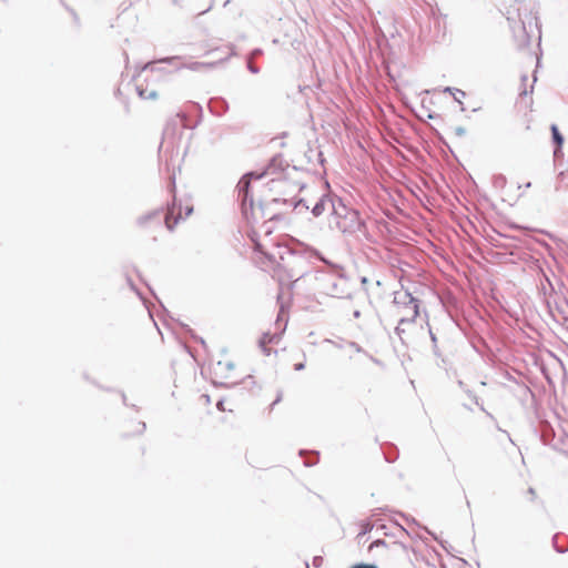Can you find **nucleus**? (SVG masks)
Segmentation results:
<instances>
[{
    "mask_svg": "<svg viewBox=\"0 0 568 568\" xmlns=\"http://www.w3.org/2000/svg\"><path fill=\"white\" fill-rule=\"evenodd\" d=\"M313 255L331 268L329 272H325L324 270L316 271V278L327 284L326 294L336 298L351 300L353 296L352 293L346 290V281L348 278L344 267L341 264L329 261L317 250H313Z\"/></svg>",
    "mask_w": 568,
    "mask_h": 568,
    "instance_id": "f257e3e1",
    "label": "nucleus"
},
{
    "mask_svg": "<svg viewBox=\"0 0 568 568\" xmlns=\"http://www.w3.org/2000/svg\"><path fill=\"white\" fill-rule=\"evenodd\" d=\"M282 263H277L275 271L280 274V284L288 282V288L293 290L295 284L310 273L308 262L304 254L292 250L286 251V256H280Z\"/></svg>",
    "mask_w": 568,
    "mask_h": 568,
    "instance_id": "f03ea898",
    "label": "nucleus"
},
{
    "mask_svg": "<svg viewBox=\"0 0 568 568\" xmlns=\"http://www.w3.org/2000/svg\"><path fill=\"white\" fill-rule=\"evenodd\" d=\"M334 220L337 229L348 235L357 233L367 236L368 230L365 220L361 216L358 210L348 207L343 200L337 201V207H334Z\"/></svg>",
    "mask_w": 568,
    "mask_h": 568,
    "instance_id": "7ed1b4c3",
    "label": "nucleus"
},
{
    "mask_svg": "<svg viewBox=\"0 0 568 568\" xmlns=\"http://www.w3.org/2000/svg\"><path fill=\"white\" fill-rule=\"evenodd\" d=\"M170 193L172 194V199L166 202L164 224L170 232H173L180 221L185 220L193 213L194 207L190 196L185 200L178 199L174 175L171 178Z\"/></svg>",
    "mask_w": 568,
    "mask_h": 568,
    "instance_id": "20e7f679",
    "label": "nucleus"
},
{
    "mask_svg": "<svg viewBox=\"0 0 568 568\" xmlns=\"http://www.w3.org/2000/svg\"><path fill=\"white\" fill-rule=\"evenodd\" d=\"M393 303L397 307V312L400 315V325L414 323L416 317L419 315V307L422 302L407 290L394 292Z\"/></svg>",
    "mask_w": 568,
    "mask_h": 568,
    "instance_id": "39448f33",
    "label": "nucleus"
},
{
    "mask_svg": "<svg viewBox=\"0 0 568 568\" xmlns=\"http://www.w3.org/2000/svg\"><path fill=\"white\" fill-rule=\"evenodd\" d=\"M251 183L252 182L248 181V179L243 174L236 185L237 201L240 203L242 214L248 223H251V220L256 222L254 212V199L251 193Z\"/></svg>",
    "mask_w": 568,
    "mask_h": 568,
    "instance_id": "423d86ee",
    "label": "nucleus"
},
{
    "mask_svg": "<svg viewBox=\"0 0 568 568\" xmlns=\"http://www.w3.org/2000/svg\"><path fill=\"white\" fill-rule=\"evenodd\" d=\"M342 199L331 192L323 193L311 209L314 217H320L324 212L329 211L334 216V207H337V201Z\"/></svg>",
    "mask_w": 568,
    "mask_h": 568,
    "instance_id": "0eeeda50",
    "label": "nucleus"
},
{
    "mask_svg": "<svg viewBox=\"0 0 568 568\" xmlns=\"http://www.w3.org/2000/svg\"><path fill=\"white\" fill-rule=\"evenodd\" d=\"M550 133H551V143L554 146V151H552L554 161L558 162V161L562 160V158H564L562 146L565 143V136L560 132L558 125L555 123L550 124Z\"/></svg>",
    "mask_w": 568,
    "mask_h": 568,
    "instance_id": "6e6552de",
    "label": "nucleus"
},
{
    "mask_svg": "<svg viewBox=\"0 0 568 568\" xmlns=\"http://www.w3.org/2000/svg\"><path fill=\"white\" fill-rule=\"evenodd\" d=\"M288 203L293 206L294 210H296L300 206H303L306 211L310 209L306 200L303 197L292 199V200L275 197V199L271 200V202L267 203L266 205L263 202L258 203V210L261 211V217H264L266 215L265 210L268 209L271 205L288 204Z\"/></svg>",
    "mask_w": 568,
    "mask_h": 568,
    "instance_id": "1a4fd4ad",
    "label": "nucleus"
},
{
    "mask_svg": "<svg viewBox=\"0 0 568 568\" xmlns=\"http://www.w3.org/2000/svg\"><path fill=\"white\" fill-rule=\"evenodd\" d=\"M209 111L215 116H223L230 109L227 100L223 97H212L207 101Z\"/></svg>",
    "mask_w": 568,
    "mask_h": 568,
    "instance_id": "9d476101",
    "label": "nucleus"
},
{
    "mask_svg": "<svg viewBox=\"0 0 568 568\" xmlns=\"http://www.w3.org/2000/svg\"><path fill=\"white\" fill-rule=\"evenodd\" d=\"M164 213V206L154 209L136 219V225L139 227H146L150 223L155 222L161 224V215Z\"/></svg>",
    "mask_w": 568,
    "mask_h": 568,
    "instance_id": "9b49d317",
    "label": "nucleus"
},
{
    "mask_svg": "<svg viewBox=\"0 0 568 568\" xmlns=\"http://www.w3.org/2000/svg\"><path fill=\"white\" fill-rule=\"evenodd\" d=\"M284 158L281 153L274 154L270 160L267 165L265 166V171L267 174L280 173L284 170Z\"/></svg>",
    "mask_w": 568,
    "mask_h": 568,
    "instance_id": "f8f14e48",
    "label": "nucleus"
},
{
    "mask_svg": "<svg viewBox=\"0 0 568 568\" xmlns=\"http://www.w3.org/2000/svg\"><path fill=\"white\" fill-rule=\"evenodd\" d=\"M287 321H288V317L286 316L285 323H284V327L280 332H277V333H270V332L263 333V335L258 339V344H277L281 341V338H282V336L284 334V331H285L286 325H287Z\"/></svg>",
    "mask_w": 568,
    "mask_h": 568,
    "instance_id": "ddd939ff",
    "label": "nucleus"
},
{
    "mask_svg": "<svg viewBox=\"0 0 568 568\" xmlns=\"http://www.w3.org/2000/svg\"><path fill=\"white\" fill-rule=\"evenodd\" d=\"M552 547L558 554L568 551V537L562 534H555L552 536Z\"/></svg>",
    "mask_w": 568,
    "mask_h": 568,
    "instance_id": "4468645a",
    "label": "nucleus"
},
{
    "mask_svg": "<svg viewBox=\"0 0 568 568\" xmlns=\"http://www.w3.org/2000/svg\"><path fill=\"white\" fill-rule=\"evenodd\" d=\"M381 448L383 450L385 460L389 464L394 463L399 456L398 448L394 444H385L382 445Z\"/></svg>",
    "mask_w": 568,
    "mask_h": 568,
    "instance_id": "2eb2a0df",
    "label": "nucleus"
},
{
    "mask_svg": "<svg viewBox=\"0 0 568 568\" xmlns=\"http://www.w3.org/2000/svg\"><path fill=\"white\" fill-rule=\"evenodd\" d=\"M136 94L144 100H156L158 91L155 89L149 90L148 85L144 87L143 83H138L135 85Z\"/></svg>",
    "mask_w": 568,
    "mask_h": 568,
    "instance_id": "dca6fc26",
    "label": "nucleus"
},
{
    "mask_svg": "<svg viewBox=\"0 0 568 568\" xmlns=\"http://www.w3.org/2000/svg\"><path fill=\"white\" fill-rule=\"evenodd\" d=\"M156 62L154 61H149L144 64H141V65H136L135 68V74L133 75V79H135L136 77H140L141 73L145 72V71H150L151 73H154V72H165V69L164 68H160V67H155Z\"/></svg>",
    "mask_w": 568,
    "mask_h": 568,
    "instance_id": "f3484780",
    "label": "nucleus"
},
{
    "mask_svg": "<svg viewBox=\"0 0 568 568\" xmlns=\"http://www.w3.org/2000/svg\"><path fill=\"white\" fill-rule=\"evenodd\" d=\"M184 334L191 337L194 342L200 343L204 349L207 348L206 342L203 337L199 336L187 324L178 322Z\"/></svg>",
    "mask_w": 568,
    "mask_h": 568,
    "instance_id": "a211bd4d",
    "label": "nucleus"
},
{
    "mask_svg": "<svg viewBox=\"0 0 568 568\" xmlns=\"http://www.w3.org/2000/svg\"><path fill=\"white\" fill-rule=\"evenodd\" d=\"M444 92H448L449 94H452L454 100L459 104L460 111H465V106H464V103L462 101V98L466 97V92L465 91H463L462 89H458V88L446 87L444 89Z\"/></svg>",
    "mask_w": 568,
    "mask_h": 568,
    "instance_id": "6ab92c4d",
    "label": "nucleus"
},
{
    "mask_svg": "<svg viewBox=\"0 0 568 568\" xmlns=\"http://www.w3.org/2000/svg\"><path fill=\"white\" fill-rule=\"evenodd\" d=\"M465 394L474 402L476 406L479 407L480 410H483L486 414L488 418H490L491 420H496L494 415L485 409L480 398L470 388L466 389Z\"/></svg>",
    "mask_w": 568,
    "mask_h": 568,
    "instance_id": "aec40b11",
    "label": "nucleus"
},
{
    "mask_svg": "<svg viewBox=\"0 0 568 568\" xmlns=\"http://www.w3.org/2000/svg\"><path fill=\"white\" fill-rule=\"evenodd\" d=\"M518 18H519V21L521 23V31H523V37H524V42L519 44V48H524V47H528L530 44V36L527 33V30H526V19L523 18V14H521V8H518Z\"/></svg>",
    "mask_w": 568,
    "mask_h": 568,
    "instance_id": "412c9836",
    "label": "nucleus"
},
{
    "mask_svg": "<svg viewBox=\"0 0 568 568\" xmlns=\"http://www.w3.org/2000/svg\"><path fill=\"white\" fill-rule=\"evenodd\" d=\"M192 108L199 113V119L195 121V123L193 125L182 124L181 125V130H183L185 128L195 129L202 122V118H203V108H202V105L200 103H197V102H192ZM181 135H182V131H180V136Z\"/></svg>",
    "mask_w": 568,
    "mask_h": 568,
    "instance_id": "4be33fe9",
    "label": "nucleus"
},
{
    "mask_svg": "<svg viewBox=\"0 0 568 568\" xmlns=\"http://www.w3.org/2000/svg\"><path fill=\"white\" fill-rule=\"evenodd\" d=\"M180 60H181V57L172 55V57H164V58L156 59V60H154V62L166 63V64L173 65L175 68V70H180L183 67L181 64H178V62Z\"/></svg>",
    "mask_w": 568,
    "mask_h": 568,
    "instance_id": "5701e85b",
    "label": "nucleus"
},
{
    "mask_svg": "<svg viewBox=\"0 0 568 568\" xmlns=\"http://www.w3.org/2000/svg\"><path fill=\"white\" fill-rule=\"evenodd\" d=\"M359 526H361V531L357 535V539H362L365 535L371 532L372 529L374 528V524L369 519L362 520Z\"/></svg>",
    "mask_w": 568,
    "mask_h": 568,
    "instance_id": "b1692460",
    "label": "nucleus"
},
{
    "mask_svg": "<svg viewBox=\"0 0 568 568\" xmlns=\"http://www.w3.org/2000/svg\"><path fill=\"white\" fill-rule=\"evenodd\" d=\"M178 125H179V123L176 121H172V122L168 123L163 131V139L166 140L171 136L174 139L175 130H176Z\"/></svg>",
    "mask_w": 568,
    "mask_h": 568,
    "instance_id": "393cba45",
    "label": "nucleus"
},
{
    "mask_svg": "<svg viewBox=\"0 0 568 568\" xmlns=\"http://www.w3.org/2000/svg\"><path fill=\"white\" fill-rule=\"evenodd\" d=\"M265 175H267V171H265V169L262 171V172H256V171H248L244 174L245 178L248 179V181H258L261 179H263Z\"/></svg>",
    "mask_w": 568,
    "mask_h": 568,
    "instance_id": "a878e982",
    "label": "nucleus"
},
{
    "mask_svg": "<svg viewBox=\"0 0 568 568\" xmlns=\"http://www.w3.org/2000/svg\"><path fill=\"white\" fill-rule=\"evenodd\" d=\"M217 63L219 62H192L191 64L187 65V68L193 70V71H197V70H200L203 67H205V68H214Z\"/></svg>",
    "mask_w": 568,
    "mask_h": 568,
    "instance_id": "bb28decb",
    "label": "nucleus"
},
{
    "mask_svg": "<svg viewBox=\"0 0 568 568\" xmlns=\"http://www.w3.org/2000/svg\"><path fill=\"white\" fill-rule=\"evenodd\" d=\"M507 179L503 174H496L493 178V184L496 189H504L506 186Z\"/></svg>",
    "mask_w": 568,
    "mask_h": 568,
    "instance_id": "cd10ccee",
    "label": "nucleus"
},
{
    "mask_svg": "<svg viewBox=\"0 0 568 568\" xmlns=\"http://www.w3.org/2000/svg\"><path fill=\"white\" fill-rule=\"evenodd\" d=\"M423 528L427 531V534H429V535H430L435 540H437V541L439 542V545L442 546V548H443L444 550H446L447 552H449L448 547H449V548H452V546L448 544V541H446V540H439V539L437 538V536H436L433 531H430L429 529H427V528H425V527H423Z\"/></svg>",
    "mask_w": 568,
    "mask_h": 568,
    "instance_id": "c85d7f7f",
    "label": "nucleus"
},
{
    "mask_svg": "<svg viewBox=\"0 0 568 568\" xmlns=\"http://www.w3.org/2000/svg\"><path fill=\"white\" fill-rule=\"evenodd\" d=\"M318 459H320V453L318 452H314L311 459L304 460V465L306 467H312V466H314V465H316L318 463Z\"/></svg>",
    "mask_w": 568,
    "mask_h": 568,
    "instance_id": "c756f323",
    "label": "nucleus"
},
{
    "mask_svg": "<svg viewBox=\"0 0 568 568\" xmlns=\"http://www.w3.org/2000/svg\"><path fill=\"white\" fill-rule=\"evenodd\" d=\"M246 69L252 73V74H258L261 69L260 67H257L256 64H254L252 61H250V58H246Z\"/></svg>",
    "mask_w": 568,
    "mask_h": 568,
    "instance_id": "7c9ffc66",
    "label": "nucleus"
},
{
    "mask_svg": "<svg viewBox=\"0 0 568 568\" xmlns=\"http://www.w3.org/2000/svg\"><path fill=\"white\" fill-rule=\"evenodd\" d=\"M396 514H398L399 516H402V517L405 519V521H406L407 524H413V525H416V526H418V527H422V526L417 523V520H416L414 517H412L410 515L404 514V513H402V511H396Z\"/></svg>",
    "mask_w": 568,
    "mask_h": 568,
    "instance_id": "2f4dec72",
    "label": "nucleus"
},
{
    "mask_svg": "<svg viewBox=\"0 0 568 568\" xmlns=\"http://www.w3.org/2000/svg\"><path fill=\"white\" fill-rule=\"evenodd\" d=\"M262 54H263V50L261 48H255L247 53L246 58H250V61H252L253 59H256V58L261 57Z\"/></svg>",
    "mask_w": 568,
    "mask_h": 568,
    "instance_id": "473e14b6",
    "label": "nucleus"
},
{
    "mask_svg": "<svg viewBox=\"0 0 568 568\" xmlns=\"http://www.w3.org/2000/svg\"><path fill=\"white\" fill-rule=\"evenodd\" d=\"M404 333H405V328H404V325H400L399 322L397 323V326L395 327V334L399 337L400 342L403 344H405V339H404Z\"/></svg>",
    "mask_w": 568,
    "mask_h": 568,
    "instance_id": "72a5a7b5",
    "label": "nucleus"
},
{
    "mask_svg": "<svg viewBox=\"0 0 568 568\" xmlns=\"http://www.w3.org/2000/svg\"><path fill=\"white\" fill-rule=\"evenodd\" d=\"M377 547H387V544L384 539L382 538H378V539H375L371 545H369V550L374 549V548H377Z\"/></svg>",
    "mask_w": 568,
    "mask_h": 568,
    "instance_id": "f704fd0d",
    "label": "nucleus"
},
{
    "mask_svg": "<svg viewBox=\"0 0 568 568\" xmlns=\"http://www.w3.org/2000/svg\"><path fill=\"white\" fill-rule=\"evenodd\" d=\"M116 392L120 394V396H121V398H122V403H123V405H124V406L131 407V408H133V409H134V410H136V412L139 410V407H138L136 405H134V404L129 405V404L126 403V395H125V393H124L123 390L118 389Z\"/></svg>",
    "mask_w": 568,
    "mask_h": 568,
    "instance_id": "c9c22d12",
    "label": "nucleus"
},
{
    "mask_svg": "<svg viewBox=\"0 0 568 568\" xmlns=\"http://www.w3.org/2000/svg\"><path fill=\"white\" fill-rule=\"evenodd\" d=\"M146 429V424L144 422H138L136 428L134 430V435H142Z\"/></svg>",
    "mask_w": 568,
    "mask_h": 568,
    "instance_id": "e433bc0d",
    "label": "nucleus"
},
{
    "mask_svg": "<svg viewBox=\"0 0 568 568\" xmlns=\"http://www.w3.org/2000/svg\"><path fill=\"white\" fill-rule=\"evenodd\" d=\"M351 568H378L376 564L358 562L353 565Z\"/></svg>",
    "mask_w": 568,
    "mask_h": 568,
    "instance_id": "4c0bfd02",
    "label": "nucleus"
},
{
    "mask_svg": "<svg viewBox=\"0 0 568 568\" xmlns=\"http://www.w3.org/2000/svg\"><path fill=\"white\" fill-rule=\"evenodd\" d=\"M213 385L217 388H221V387H224V388H230V387H233L236 385V383H233V384H229V383H224V382H216V381H213Z\"/></svg>",
    "mask_w": 568,
    "mask_h": 568,
    "instance_id": "58836bf2",
    "label": "nucleus"
},
{
    "mask_svg": "<svg viewBox=\"0 0 568 568\" xmlns=\"http://www.w3.org/2000/svg\"><path fill=\"white\" fill-rule=\"evenodd\" d=\"M323 561H324V559L322 556H314L312 564L315 568H320L323 565Z\"/></svg>",
    "mask_w": 568,
    "mask_h": 568,
    "instance_id": "ea45409f",
    "label": "nucleus"
},
{
    "mask_svg": "<svg viewBox=\"0 0 568 568\" xmlns=\"http://www.w3.org/2000/svg\"><path fill=\"white\" fill-rule=\"evenodd\" d=\"M284 220V214L282 213H273L270 219H268V222H277V221H283Z\"/></svg>",
    "mask_w": 568,
    "mask_h": 568,
    "instance_id": "a19ab883",
    "label": "nucleus"
},
{
    "mask_svg": "<svg viewBox=\"0 0 568 568\" xmlns=\"http://www.w3.org/2000/svg\"><path fill=\"white\" fill-rule=\"evenodd\" d=\"M60 1L64 6V8L71 13V16L73 17V20L78 23L79 17H78L77 12L72 8L67 6L62 0H60Z\"/></svg>",
    "mask_w": 568,
    "mask_h": 568,
    "instance_id": "79ce46f5",
    "label": "nucleus"
},
{
    "mask_svg": "<svg viewBox=\"0 0 568 568\" xmlns=\"http://www.w3.org/2000/svg\"><path fill=\"white\" fill-rule=\"evenodd\" d=\"M126 282L132 291H134L138 295H141V293L139 292L138 287L135 286L134 282L130 276L126 277Z\"/></svg>",
    "mask_w": 568,
    "mask_h": 568,
    "instance_id": "37998d69",
    "label": "nucleus"
},
{
    "mask_svg": "<svg viewBox=\"0 0 568 568\" xmlns=\"http://www.w3.org/2000/svg\"><path fill=\"white\" fill-rule=\"evenodd\" d=\"M386 511H392V510L388 507L376 508L373 510L372 517H376L378 515V513L385 514Z\"/></svg>",
    "mask_w": 568,
    "mask_h": 568,
    "instance_id": "c03bdc74",
    "label": "nucleus"
},
{
    "mask_svg": "<svg viewBox=\"0 0 568 568\" xmlns=\"http://www.w3.org/2000/svg\"><path fill=\"white\" fill-rule=\"evenodd\" d=\"M454 132L457 136L462 138L466 134V129L464 126H456Z\"/></svg>",
    "mask_w": 568,
    "mask_h": 568,
    "instance_id": "a18cd8bd",
    "label": "nucleus"
},
{
    "mask_svg": "<svg viewBox=\"0 0 568 568\" xmlns=\"http://www.w3.org/2000/svg\"><path fill=\"white\" fill-rule=\"evenodd\" d=\"M258 346H260V348H261L262 353H263L265 356H270V355H271L272 349H271V348H268V347L266 346V344H258Z\"/></svg>",
    "mask_w": 568,
    "mask_h": 568,
    "instance_id": "49530a36",
    "label": "nucleus"
},
{
    "mask_svg": "<svg viewBox=\"0 0 568 568\" xmlns=\"http://www.w3.org/2000/svg\"><path fill=\"white\" fill-rule=\"evenodd\" d=\"M93 385L97 386L98 388L102 389V390H105V392H116L118 390V389H114L112 387L102 386L98 382H93Z\"/></svg>",
    "mask_w": 568,
    "mask_h": 568,
    "instance_id": "de8ad7c7",
    "label": "nucleus"
},
{
    "mask_svg": "<svg viewBox=\"0 0 568 568\" xmlns=\"http://www.w3.org/2000/svg\"><path fill=\"white\" fill-rule=\"evenodd\" d=\"M471 348L479 354L480 356L484 355L483 351L479 348L478 344L475 341L470 342Z\"/></svg>",
    "mask_w": 568,
    "mask_h": 568,
    "instance_id": "09e8293b",
    "label": "nucleus"
},
{
    "mask_svg": "<svg viewBox=\"0 0 568 568\" xmlns=\"http://www.w3.org/2000/svg\"><path fill=\"white\" fill-rule=\"evenodd\" d=\"M284 314H285V308H284V305H283V304H281V306H280V313H278V315H277L276 323H278L280 321H283V316H284Z\"/></svg>",
    "mask_w": 568,
    "mask_h": 568,
    "instance_id": "8fccbe9b",
    "label": "nucleus"
},
{
    "mask_svg": "<svg viewBox=\"0 0 568 568\" xmlns=\"http://www.w3.org/2000/svg\"><path fill=\"white\" fill-rule=\"evenodd\" d=\"M282 396H283L282 392H278L277 395H276V398L271 404V408H273L275 405H277L282 400Z\"/></svg>",
    "mask_w": 568,
    "mask_h": 568,
    "instance_id": "3c124183",
    "label": "nucleus"
},
{
    "mask_svg": "<svg viewBox=\"0 0 568 568\" xmlns=\"http://www.w3.org/2000/svg\"><path fill=\"white\" fill-rule=\"evenodd\" d=\"M317 162H318V164H321V165H324V163H325V158H324V154H323V152H322V151H318V152H317Z\"/></svg>",
    "mask_w": 568,
    "mask_h": 568,
    "instance_id": "603ef678",
    "label": "nucleus"
},
{
    "mask_svg": "<svg viewBox=\"0 0 568 568\" xmlns=\"http://www.w3.org/2000/svg\"><path fill=\"white\" fill-rule=\"evenodd\" d=\"M268 223H270V222H268V221H266V222H264V225H263V226H264V229H265L264 231H265V234H266V235H270V234H272V233H273V229H272V226H268Z\"/></svg>",
    "mask_w": 568,
    "mask_h": 568,
    "instance_id": "864d4df0",
    "label": "nucleus"
},
{
    "mask_svg": "<svg viewBox=\"0 0 568 568\" xmlns=\"http://www.w3.org/2000/svg\"><path fill=\"white\" fill-rule=\"evenodd\" d=\"M230 50H231V52L229 53V55H226V57H225V58H223V59H220V61H219V62L225 61V60H227L230 57H232V55H235V54H236V53H235V48H234V45H231V47H230Z\"/></svg>",
    "mask_w": 568,
    "mask_h": 568,
    "instance_id": "5fc2aeb1",
    "label": "nucleus"
},
{
    "mask_svg": "<svg viewBox=\"0 0 568 568\" xmlns=\"http://www.w3.org/2000/svg\"><path fill=\"white\" fill-rule=\"evenodd\" d=\"M457 385L459 386V388L465 393L466 389H468L469 387L467 386V384H465L462 379H458L457 381Z\"/></svg>",
    "mask_w": 568,
    "mask_h": 568,
    "instance_id": "6e6d98bb",
    "label": "nucleus"
},
{
    "mask_svg": "<svg viewBox=\"0 0 568 568\" xmlns=\"http://www.w3.org/2000/svg\"><path fill=\"white\" fill-rule=\"evenodd\" d=\"M429 337H430L432 344L437 345V336L435 333H433V331L430 328H429Z\"/></svg>",
    "mask_w": 568,
    "mask_h": 568,
    "instance_id": "4d7b16f0",
    "label": "nucleus"
},
{
    "mask_svg": "<svg viewBox=\"0 0 568 568\" xmlns=\"http://www.w3.org/2000/svg\"><path fill=\"white\" fill-rule=\"evenodd\" d=\"M305 368V364L303 362L294 364V369L296 372H301Z\"/></svg>",
    "mask_w": 568,
    "mask_h": 568,
    "instance_id": "13d9d810",
    "label": "nucleus"
},
{
    "mask_svg": "<svg viewBox=\"0 0 568 568\" xmlns=\"http://www.w3.org/2000/svg\"><path fill=\"white\" fill-rule=\"evenodd\" d=\"M241 383H243L245 385H247L248 383L254 384L253 376L252 375H247L245 378L242 379Z\"/></svg>",
    "mask_w": 568,
    "mask_h": 568,
    "instance_id": "bf43d9fd",
    "label": "nucleus"
},
{
    "mask_svg": "<svg viewBox=\"0 0 568 568\" xmlns=\"http://www.w3.org/2000/svg\"><path fill=\"white\" fill-rule=\"evenodd\" d=\"M433 353H434V355H435V356H437V357H440V356H442V354H440L439 348H438V346H437V345H433Z\"/></svg>",
    "mask_w": 568,
    "mask_h": 568,
    "instance_id": "052dcab7",
    "label": "nucleus"
},
{
    "mask_svg": "<svg viewBox=\"0 0 568 568\" xmlns=\"http://www.w3.org/2000/svg\"><path fill=\"white\" fill-rule=\"evenodd\" d=\"M224 366H225V369H227V371H232V369H234V366H235V365H234V363H233V362H227V363H225V365H224Z\"/></svg>",
    "mask_w": 568,
    "mask_h": 568,
    "instance_id": "680f3d73",
    "label": "nucleus"
},
{
    "mask_svg": "<svg viewBox=\"0 0 568 568\" xmlns=\"http://www.w3.org/2000/svg\"><path fill=\"white\" fill-rule=\"evenodd\" d=\"M224 400L223 399H220L217 403H216V407L219 410H224Z\"/></svg>",
    "mask_w": 568,
    "mask_h": 568,
    "instance_id": "e2e57ef3",
    "label": "nucleus"
},
{
    "mask_svg": "<svg viewBox=\"0 0 568 568\" xmlns=\"http://www.w3.org/2000/svg\"><path fill=\"white\" fill-rule=\"evenodd\" d=\"M427 116H428L429 119H432V120H435V119L440 118V115H439V114L434 113V112L428 113V115H427Z\"/></svg>",
    "mask_w": 568,
    "mask_h": 568,
    "instance_id": "0e129e2a",
    "label": "nucleus"
},
{
    "mask_svg": "<svg viewBox=\"0 0 568 568\" xmlns=\"http://www.w3.org/2000/svg\"><path fill=\"white\" fill-rule=\"evenodd\" d=\"M527 493H528L529 495H531V499H534V498H535V496H536V491H535V489H534L532 487H529V488H528V490H527Z\"/></svg>",
    "mask_w": 568,
    "mask_h": 568,
    "instance_id": "69168bd1",
    "label": "nucleus"
},
{
    "mask_svg": "<svg viewBox=\"0 0 568 568\" xmlns=\"http://www.w3.org/2000/svg\"><path fill=\"white\" fill-rule=\"evenodd\" d=\"M361 315H362V313H361V311H359V310H355V311L353 312V317H354V318H359V317H361Z\"/></svg>",
    "mask_w": 568,
    "mask_h": 568,
    "instance_id": "338daca9",
    "label": "nucleus"
},
{
    "mask_svg": "<svg viewBox=\"0 0 568 568\" xmlns=\"http://www.w3.org/2000/svg\"><path fill=\"white\" fill-rule=\"evenodd\" d=\"M351 345L354 347V349H356L357 352H362V347L356 344L355 342H352Z\"/></svg>",
    "mask_w": 568,
    "mask_h": 568,
    "instance_id": "774afa93",
    "label": "nucleus"
}]
</instances>
